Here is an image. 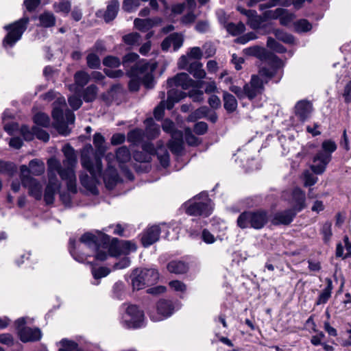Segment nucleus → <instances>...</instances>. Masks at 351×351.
<instances>
[{
  "label": "nucleus",
  "mask_w": 351,
  "mask_h": 351,
  "mask_svg": "<svg viewBox=\"0 0 351 351\" xmlns=\"http://www.w3.org/2000/svg\"><path fill=\"white\" fill-rule=\"evenodd\" d=\"M65 158L63 160L62 167L60 162L55 158H51L47 160V171H57L62 180L66 182L69 191L77 193L76 176L75 169L77 165V156L74 149L67 145L63 149Z\"/></svg>",
  "instance_id": "1"
},
{
  "label": "nucleus",
  "mask_w": 351,
  "mask_h": 351,
  "mask_svg": "<svg viewBox=\"0 0 351 351\" xmlns=\"http://www.w3.org/2000/svg\"><path fill=\"white\" fill-rule=\"evenodd\" d=\"M53 105L51 115L54 121L53 127L60 134L67 136L71 132L68 124L74 123L75 114L71 110L67 108L65 99L63 97H58Z\"/></svg>",
  "instance_id": "2"
},
{
  "label": "nucleus",
  "mask_w": 351,
  "mask_h": 351,
  "mask_svg": "<svg viewBox=\"0 0 351 351\" xmlns=\"http://www.w3.org/2000/svg\"><path fill=\"white\" fill-rule=\"evenodd\" d=\"M337 149V145L332 140L324 141L322 143V149L319 151L313 159L311 169L315 174H322L326 170L328 164L332 159V153Z\"/></svg>",
  "instance_id": "3"
},
{
  "label": "nucleus",
  "mask_w": 351,
  "mask_h": 351,
  "mask_svg": "<svg viewBox=\"0 0 351 351\" xmlns=\"http://www.w3.org/2000/svg\"><path fill=\"white\" fill-rule=\"evenodd\" d=\"M268 221L267 213L263 210L244 211L237 218V226L242 228H252L256 230L263 228Z\"/></svg>",
  "instance_id": "4"
},
{
  "label": "nucleus",
  "mask_w": 351,
  "mask_h": 351,
  "mask_svg": "<svg viewBox=\"0 0 351 351\" xmlns=\"http://www.w3.org/2000/svg\"><path fill=\"white\" fill-rule=\"evenodd\" d=\"M130 278L134 290H141L156 284L159 279V273L156 269H134Z\"/></svg>",
  "instance_id": "5"
},
{
  "label": "nucleus",
  "mask_w": 351,
  "mask_h": 351,
  "mask_svg": "<svg viewBox=\"0 0 351 351\" xmlns=\"http://www.w3.org/2000/svg\"><path fill=\"white\" fill-rule=\"evenodd\" d=\"M156 68V65L155 64H150L147 61H142L138 64H135L130 70H128L127 75H142L141 83L143 84L146 88L151 89L154 86L153 72L155 71Z\"/></svg>",
  "instance_id": "6"
},
{
  "label": "nucleus",
  "mask_w": 351,
  "mask_h": 351,
  "mask_svg": "<svg viewBox=\"0 0 351 351\" xmlns=\"http://www.w3.org/2000/svg\"><path fill=\"white\" fill-rule=\"evenodd\" d=\"M195 202L186 208V213L193 216H208L211 213V200L206 192H202L194 197Z\"/></svg>",
  "instance_id": "7"
},
{
  "label": "nucleus",
  "mask_w": 351,
  "mask_h": 351,
  "mask_svg": "<svg viewBox=\"0 0 351 351\" xmlns=\"http://www.w3.org/2000/svg\"><path fill=\"white\" fill-rule=\"evenodd\" d=\"M267 83L268 80H263L259 75H252L250 82L244 85L245 98L252 101L261 95L265 91V84Z\"/></svg>",
  "instance_id": "8"
},
{
  "label": "nucleus",
  "mask_w": 351,
  "mask_h": 351,
  "mask_svg": "<svg viewBox=\"0 0 351 351\" xmlns=\"http://www.w3.org/2000/svg\"><path fill=\"white\" fill-rule=\"evenodd\" d=\"M4 28L8 31V34L3 40L4 47H12L22 35V19L13 24L5 25Z\"/></svg>",
  "instance_id": "9"
},
{
  "label": "nucleus",
  "mask_w": 351,
  "mask_h": 351,
  "mask_svg": "<svg viewBox=\"0 0 351 351\" xmlns=\"http://www.w3.org/2000/svg\"><path fill=\"white\" fill-rule=\"evenodd\" d=\"M142 149L143 152L149 153L151 157L156 154L162 167L166 168L169 166V154L165 147H160L156 149L152 143L146 142L142 145Z\"/></svg>",
  "instance_id": "10"
},
{
  "label": "nucleus",
  "mask_w": 351,
  "mask_h": 351,
  "mask_svg": "<svg viewBox=\"0 0 351 351\" xmlns=\"http://www.w3.org/2000/svg\"><path fill=\"white\" fill-rule=\"evenodd\" d=\"M197 84L186 73H178L173 77L169 78L167 80V86L169 87L180 86L183 90H187L190 87H199Z\"/></svg>",
  "instance_id": "11"
},
{
  "label": "nucleus",
  "mask_w": 351,
  "mask_h": 351,
  "mask_svg": "<svg viewBox=\"0 0 351 351\" xmlns=\"http://www.w3.org/2000/svg\"><path fill=\"white\" fill-rule=\"evenodd\" d=\"M126 315L130 317L125 320L129 327L136 328L142 326L144 314L136 305L129 306L126 309Z\"/></svg>",
  "instance_id": "12"
},
{
  "label": "nucleus",
  "mask_w": 351,
  "mask_h": 351,
  "mask_svg": "<svg viewBox=\"0 0 351 351\" xmlns=\"http://www.w3.org/2000/svg\"><path fill=\"white\" fill-rule=\"evenodd\" d=\"M160 228L157 225L147 228L142 234L141 243L145 247H149L159 240Z\"/></svg>",
  "instance_id": "13"
},
{
  "label": "nucleus",
  "mask_w": 351,
  "mask_h": 351,
  "mask_svg": "<svg viewBox=\"0 0 351 351\" xmlns=\"http://www.w3.org/2000/svg\"><path fill=\"white\" fill-rule=\"evenodd\" d=\"M296 215L295 211L291 208L278 212L271 219V223L274 226L289 225L293 221Z\"/></svg>",
  "instance_id": "14"
},
{
  "label": "nucleus",
  "mask_w": 351,
  "mask_h": 351,
  "mask_svg": "<svg viewBox=\"0 0 351 351\" xmlns=\"http://www.w3.org/2000/svg\"><path fill=\"white\" fill-rule=\"evenodd\" d=\"M23 187L28 188L29 194L39 200L43 196V186L36 179L29 178L23 175Z\"/></svg>",
  "instance_id": "15"
},
{
  "label": "nucleus",
  "mask_w": 351,
  "mask_h": 351,
  "mask_svg": "<svg viewBox=\"0 0 351 351\" xmlns=\"http://www.w3.org/2000/svg\"><path fill=\"white\" fill-rule=\"evenodd\" d=\"M293 207L296 213L302 211L306 207V195L304 191L298 187L295 188L291 194Z\"/></svg>",
  "instance_id": "16"
},
{
  "label": "nucleus",
  "mask_w": 351,
  "mask_h": 351,
  "mask_svg": "<svg viewBox=\"0 0 351 351\" xmlns=\"http://www.w3.org/2000/svg\"><path fill=\"white\" fill-rule=\"evenodd\" d=\"M162 22L160 17L156 16L147 19H135L134 21V27L141 32H147L153 27L159 25Z\"/></svg>",
  "instance_id": "17"
},
{
  "label": "nucleus",
  "mask_w": 351,
  "mask_h": 351,
  "mask_svg": "<svg viewBox=\"0 0 351 351\" xmlns=\"http://www.w3.org/2000/svg\"><path fill=\"white\" fill-rule=\"evenodd\" d=\"M313 110L312 104L308 100H300L297 102L295 106V115L302 121L307 119Z\"/></svg>",
  "instance_id": "18"
},
{
  "label": "nucleus",
  "mask_w": 351,
  "mask_h": 351,
  "mask_svg": "<svg viewBox=\"0 0 351 351\" xmlns=\"http://www.w3.org/2000/svg\"><path fill=\"white\" fill-rule=\"evenodd\" d=\"M93 151V148L91 145L85 146L81 154V164L84 169L88 171L93 178H97L95 167L90 157V154L92 153Z\"/></svg>",
  "instance_id": "19"
},
{
  "label": "nucleus",
  "mask_w": 351,
  "mask_h": 351,
  "mask_svg": "<svg viewBox=\"0 0 351 351\" xmlns=\"http://www.w3.org/2000/svg\"><path fill=\"white\" fill-rule=\"evenodd\" d=\"M264 21L263 17L258 16L257 12L254 11L253 14L248 16L246 23L252 29H261L265 31V33L268 34L270 32L271 25L263 24Z\"/></svg>",
  "instance_id": "20"
},
{
  "label": "nucleus",
  "mask_w": 351,
  "mask_h": 351,
  "mask_svg": "<svg viewBox=\"0 0 351 351\" xmlns=\"http://www.w3.org/2000/svg\"><path fill=\"white\" fill-rule=\"evenodd\" d=\"M26 322L23 317V343L39 341L42 337V332L40 328L25 326Z\"/></svg>",
  "instance_id": "21"
},
{
  "label": "nucleus",
  "mask_w": 351,
  "mask_h": 351,
  "mask_svg": "<svg viewBox=\"0 0 351 351\" xmlns=\"http://www.w3.org/2000/svg\"><path fill=\"white\" fill-rule=\"evenodd\" d=\"M186 97V93L176 88H171L167 92V99L166 108L168 110H171L175 103L180 101L182 99Z\"/></svg>",
  "instance_id": "22"
},
{
  "label": "nucleus",
  "mask_w": 351,
  "mask_h": 351,
  "mask_svg": "<svg viewBox=\"0 0 351 351\" xmlns=\"http://www.w3.org/2000/svg\"><path fill=\"white\" fill-rule=\"evenodd\" d=\"M11 117L12 113L8 110H5L2 117L4 130L10 135H14L18 133L21 134L22 130L19 129L18 123L13 121L6 122L7 119Z\"/></svg>",
  "instance_id": "23"
},
{
  "label": "nucleus",
  "mask_w": 351,
  "mask_h": 351,
  "mask_svg": "<svg viewBox=\"0 0 351 351\" xmlns=\"http://www.w3.org/2000/svg\"><path fill=\"white\" fill-rule=\"evenodd\" d=\"M189 269L188 263L182 261L173 260L167 265L168 271L175 274H186Z\"/></svg>",
  "instance_id": "24"
},
{
  "label": "nucleus",
  "mask_w": 351,
  "mask_h": 351,
  "mask_svg": "<svg viewBox=\"0 0 351 351\" xmlns=\"http://www.w3.org/2000/svg\"><path fill=\"white\" fill-rule=\"evenodd\" d=\"M119 10V2L118 0H111L106 8V10L104 14V19L106 23H108L112 21L118 14Z\"/></svg>",
  "instance_id": "25"
},
{
  "label": "nucleus",
  "mask_w": 351,
  "mask_h": 351,
  "mask_svg": "<svg viewBox=\"0 0 351 351\" xmlns=\"http://www.w3.org/2000/svg\"><path fill=\"white\" fill-rule=\"evenodd\" d=\"M223 107L228 113L234 112L238 106V102L235 97L224 90L223 91Z\"/></svg>",
  "instance_id": "26"
},
{
  "label": "nucleus",
  "mask_w": 351,
  "mask_h": 351,
  "mask_svg": "<svg viewBox=\"0 0 351 351\" xmlns=\"http://www.w3.org/2000/svg\"><path fill=\"white\" fill-rule=\"evenodd\" d=\"M174 308L172 302L167 300H160L157 303V311L164 318L171 316Z\"/></svg>",
  "instance_id": "27"
},
{
  "label": "nucleus",
  "mask_w": 351,
  "mask_h": 351,
  "mask_svg": "<svg viewBox=\"0 0 351 351\" xmlns=\"http://www.w3.org/2000/svg\"><path fill=\"white\" fill-rule=\"evenodd\" d=\"M101 243L102 247L104 250H108L109 254L111 256H118L121 254H123L121 247L119 245L112 244L109 245L110 243V237L106 234L102 235L101 237Z\"/></svg>",
  "instance_id": "28"
},
{
  "label": "nucleus",
  "mask_w": 351,
  "mask_h": 351,
  "mask_svg": "<svg viewBox=\"0 0 351 351\" xmlns=\"http://www.w3.org/2000/svg\"><path fill=\"white\" fill-rule=\"evenodd\" d=\"M261 60L266 62L271 68L275 69H278L282 66V60L274 53L267 49Z\"/></svg>",
  "instance_id": "29"
},
{
  "label": "nucleus",
  "mask_w": 351,
  "mask_h": 351,
  "mask_svg": "<svg viewBox=\"0 0 351 351\" xmlns=\"http://www.w3.org/2000/svg\"><path fill=\"white\" fill-rule=\"evenodd\" d=\"M74 82L76 85L75 91L78 92V88H84L90 81V75L84 71H78L74 74Z\"/></svg>",
  "instance_id": "30"
},
{
  "label": "nucleus",
  "mask_w": 351,
  "mask_h": 351,
  "mask_svg": "<svg viewBox=\"0 0 351 351\" xmlns=\"http://www.w3.org/2000/svg\"><path fill=\"white\" fill-rule=\"evenodd\" d=\"M80 243H84L88 248L98 250V244L100 243L98 237L90 232L84 233L80 237Z\"/></svg>",
  "instance_id": "31"
},
{
  "label": "nucleus",
  "mask_w": 351,
  "mask_h": 351,
  "mask_svg": "<svg viewBox=\"0 0 351 351\" xmlns=\"http://www.w3.org/2000/svg\"><path fill=\"white\" fill-rule=\"evenodd\" d=\"M45 167L43 162L37 159L32 160L29 166L23 165V173L28 171L35 176H39L44 172Z\"/></svg>",
  "instance_id": "32"
},
{
  "label": "nucleus",
  "mask_w": 351,
  "mask_h": 351,
  "mask_svg": "<svg viewBox=\"0 0 351 351\" xmlns=\"http://www.w3.org/2000/svg\"><path fill=\"white\" fill-rule=\"evenodd\" d=\"M326 282L327 285L319 295L317 300L315 303L316 305H320L326 303L329 298L331 297V293L333 289L332 282L331 279L328 278L326 279Z\"/></svg>",
  "instance_id": "33"
},
{
  "label": "nucleus",
  "mask_w": 351,
  "mask_h": 351,
  "mask_svg": "<svg viewBox=\"0 0 351 351\" xmlns=\"http://www.w3.org/2000/svg\"><path fill=\"white\" fill-rule=\"evenodd\" d=\"M99 88L95 84H90L82 90L81 96L86 103L93 102L97 97Z\"/></svg>",
  "instance_id": "34"
},
{
  "label": "nucleus",
  "mask_w": 351,
  "mask_h": 351,
  "mask_svg": "<svg viewBox=\"0 0 351 351\" xmlns=\"http://www.w3.org/2000/svg\"><path fill=\"white\" fill-rule=\"evenodd\" d=\"M81 249L80 244L76 245L75 239H70L69 240V252L73 258L78 262L83 263L87 258V255L84 253H80L78 251Z\"/></svg>",
  "instance_id": "35"
},
{
  "label": "nucleus",
  "mask_w": 351,
  "mask_h": 351,
  "mask_svg": "<svg viewBox=\"0 0 351 351\" xmlns=\"http://www.w3.org/2000/svg\"><path fill=\"white\" fill-rule=\"evenodd\" d=\"M145 123L146 125V135L148 138H155L160 133V127L155 123L152 118L146 119Z\"/></svg>",
  "instance_id": "36"
},
{
  "label": "nucleus",
  "mask_w": 351,
  "mask_h": 351,
  "mask_svg": "<svg viewBox=\"0 0 351 351\" xmlns=\"http://www.w3.org/2000/svg\"><path fill=\"white\" fill-rule=\"evenodd\" d=\"M201 62L195 61L189 64L187 71L196 79H203L206 76V72L203 69Z\"/></svg>",
  "instance_id": "37"
},
{
  "label": "nucleus",
  "mask_w": 351,
  "mask_h": 351,
  "mask_svg": "<svg viewBox=\"0 0 351 351\" xmlns=\"http://www.w3.org/2000/svg\"><path fill=\"white\" fill-rule=\"evenodd\" d=\"M210 110L208 107L206 106H201L192 112L187 117V121L190 122H194L197 119L206 118Z\"/></svg>",
  "instance_id": "38"
},
{
  "label": "nucleus",
  "mask_w": 351,
  "mask_h": 351,
  "mask_svg": "<svg viewBox=\"0 0 351 351\" xmlns=\"http://www.w3.org/2000/svg\"><path fill=\"white\" fill-rule=\"evenodd\" d=\"M39 21L43 27H51L56 25V17L53 13L45 12L39 16Z\"/></svg>",
  "instance_id": "39"
},
{
  "label": "nucleus",
  "mask_w": 351,
  "mask_h": 351,
  "mask_svg": "<svg viewBox=\"0 0 351 351\" xmlns=\"http://www.w3.org/2000/svg\"><path fill=\"white\" fill-rule=\"evenodd\" d=\"M273 34L275 37L280 41L286 44L293 45L295 43V37L282 29H274Z\"/></svg>",
  "instance_id": "40"
},
{
  "label": "nucleus",
  "mask_w": 351,
  "mask_h": 351,
  "mask_svg": "<svg viewBox=\"0 0 351 351\" xmlns=\"http://www.w3.org/2000/svg\"><path fill=\"white\" fill-rule=\"evenodd\" d=\"M145 137V132L143 130L136 128L128 133V141L133 144H138L142 142Z\"/></svg>",
  "instance_id": "41"
},
{
  "label": "nucleus",
  "mask_w": 351,
  "mask_h": 351,
  "mask_svg": "<svg viewBox=\"0 0 351 351\" xmlns=\"http://www.w3.org/2000/svg\"><path fill=\"white\" fill-rule=\"evenodd\" d=\"M294 29L297 33H305L312 29V24L306 19H299L293 23Z\"/></svg>",
  "instance_id": "42"
},
{
  "label": "nucleus",
  "mask_w": 351,
  "mask_h": 351,
  "mask_svg": "<svg viewBox=\"0 0 351 351\" xmlns=\"http://www.w3.org/2000/svg\"><path fill=\"white\" fill-rule=\"evenodd\" d=\"M138 58V55L136 53H129L123 56L121 64L126 71L130 70L135 64L139 63V62H136Z\"/></svg>",
  "instance_id": "43"
},
{
  "label": "nucleus",
  "mask_w": 351,
  "mask_h": 351,
  "mask_svg": "<svg viewBox=\"0 0 351 351\" xmlns=\"http://www.w3.org/2000/svg\"><path fill=\"white\" fill-rule=\"evenodd\" d=\"M169 147L170 150L176 154H180L184 149V141L182 134H180L179 138H174L170 143Z\"/></svg>",
  "instance_id": "44"
},
{
  "label": "nucleus",
  "mask_w": 351,
  "mask_h": 351,
  "mask_svg": "<svg viewBox=\"0 0 351 351\" xmlns=\"http://www.w3.org/2000/svg\"><path fill=\"white\" fill-rule=\"evenodd\" d=\"M60 187V186H51V184L47 185L44 193V200L46 204H51L53 203L55 195Z\"/></svg>",
  "instance_id": "45"
},
{
  "label": "nucleus",
  "mask_w": 351,
  "mask_h": 351,
  "mask_svg": "<svg viewBox=\"0 0 351 351\" xmlns=\"http://www.w3.org/2000/svg\"><path fill=\"white\" fill-rule=\"evenodd\" d=\"M227 32L232 36H237L243 33L245 30V25L242 22L237 24L234 23H228L226 26Z\"/></svg>",
  "instance_id": "46"
},
{
  "label": "nucleus",
  "mask_w": 351,
  "mask_h": 351,
  "mask_svg": "<svg viewBox=\"0 0 351 351\" xmlns=\"http://www.w3.org/2000/svg\"><path fill=\"white\" fill-rule=\"evenodd\" d=\"M104 143V137L100 133H95L93 136V143L96 148V152L100 155H104L106 152Z\"/></svg>",
  "instance_id": "47"
},
{
  "label": "nucleus",
  "mask_w": 351,
  "mask_h": 351,
  "mask_svg": "<svg viewBox=\"0 0 351 351\" xmlns=\"http://www.w3.org/2000/svg\"><path fill=\"white\" fill-rule=\"evenodd\" d=\"M16 172V167L13 162L0 160V173L12 176Z\"/></svg>",
  "instance_id": "48"
},
{
  "label": "nucleus",
  "mask_w": 351,
  "mask_h": 351,
  "mask_svg": "<svg viewBox=\"0 0 351 351\" xmlns=\"http://www.w3.org/2000/svg\"><path fill=\"white\" fill-rule=\"evenodd\" d=\"M116 157L120 163L124 164L130 160L131 154L127 147L122 146L117 150Z\"/></svg>",
  "instance_id": "49"
},
{
  "label": "nucleus",
  "mask_w": 351,
  "mask_h": 351,
  "mask_svg": "<svg viewBox=\"0 0 351 351\" xmlns=\"http://www.w3.org/2000/svg\"><path fill=\"white\" fill-rule=\"evenodd\" d=\"M36 124L44 128H48L50 125V119L47 114L43 112H38L34 117Z\"/></svg>",
  "instance_id": "50"
},
{
  "label": "nucleus",
  "mask_w": 351,
  "mask_h": 351,
  "mask_svg": "<svg viewBox=\"0 0 351 351\" xmlns=\"http://www.w3.org/2000/svg\"><path fill=\"white\" fill-rule=\"evenodd\" d=\"M267 46L270 49L279 53H283L287 51V49L282 45L278 43L274 38L271 37L267 38Z\"/></svg>",
  "instance_id": "51"
},
{
  "label": "nucleus",
  "mask_w": 351,
  "mask_h": 351,
  "mask_svg": "<svg viewBox=\"0 0 351 351\" xmlns=\"http://www.w3.org/2000/svg\"><path fill=\"white\" fill-rule=\"evenodd\" d=\"M87 66L92 69H97L101 66V61L99 56L94 53H90L86 56Z\"/></svg>",
  "instance_id": "52"
},
{
  "label": "nucleus",
  "mask_w": 351,
  "mask_h": 351,
  "mask_svg": "<svg viewBox=\"0 0 351 351\" xmlns=\"http://www.w3.org/2000/svg\"><path fill=\"white\" fill-rule=\"evenodd\" d=\"M278 69L271 68L269 69L265 66H263L259 69L258 73L256 75H259L263 80H269L273 78L276 74Z\"/></svg>",
  "instance_id": "53"
},
{
  "label": "nucleus",
  "mask_w": 351,
  "mask_h": 351,
  "mask_svg": "<svg viewBox=\"0 0 351 351\" xmlns=\"http://www.w3.org/2000/svg\"><path fill=\"white\" fill-rule=\"evenodd\" d=\"M60 343L62 348H60L58 351H82L78 348V345L75 341L63 339Z\"/></svg>",
  "instance_id": "54"
},
{
  "label": "nucleus",
  "mask_w": 351,
  "mask_h": 351,
  "mask_svg": "<svg viewBox=\"0 0 351 351\" xmlns=\"http://www.w3.org/2000/svg\"><path fill=\"white\" fill-rule=\"evenodd\" d=\"M130 80L128 83V88L130 92H137L139 90L141 84V75L128 76Z\"/></svg>",
  "instance_id": "55"
},
{
  "label": "nucleus",
  "mask_w": 351,
  "mask_h": 351,
  "mask_svg": "<svg viewBox=\"0 0 351 351\" xmlns=\"http://www.w3.org/2000/svg\"><path fill=\"white\" fill-rule=\"evenodd\" d=\"M321 234L323 235L324 243H328L332 236V223L330 221L325 222L321 229Z\"/></svg>",
  "instance_id": "56"
},
{
  "label": "nucleus",
  "mask_w": 351,
  "mask_h": 351,
  "mask_svg": "<svg viewBox=\"0 0 351 351\" xmlns=\"http://www.w3.org/2000/svg\"><path fill=\"white\" fill-rule=\"evenodd\" d=\"M121 64V62L119 58L113 56H108L103 60V64L108 67L117 68L119 67Z\"/></svg>",
  "instance_id": "57"
},
{
  "label": "nucleus",
  "mask_w": 351,
  "mask_h": 351,
  "mask_svg": "<svg viewBox=\"0 0 351 351\" xmlns=\"http://www.w3.org/2000/svg\"><path fill=\"white\" fill-rule=\"evenodd\" d=\"M139 6V0H123L122 8L127 12H132Z\"/></svg>",
  "instance_id": "58"
},
{
  "label": "nucleus",
  "mask_w": 351,
  "mask_h": 351,
  "mask_svg": "<svg viewBox=\"0 0 351 351\" xmlns=\"http://www.w3.org/2000/svg\"><path fill=\"white\" fill-rule=\"evenodd\" d=\"M133 158L136 161L139 162H149L152 158L149 153L143 152V150L134 152Z\"/></svg>",
  "instance_id": "59"
},
{
  "label": "nucleus",
  "mask_w": 351,
  "mask_h": 351,
  "mask_svg": "<svg viewBox=\"0 0 351 351\" xmlns=\"http://www.w3.org/2000/svg\"><path fill=\"white\" fill-rule=\"evenodd\" d=\"M110 272V269L106 267H100L99 268H92V274L95 279H99L108 276Z\"/></svg>",
  "instance_id": "60"
},
{
  "label": "nucleus",
  "mask_w": 351,
  "mask_h": 351,
  "mask_svg": "<svg viewBox=\"0 0 351 351\" xmlns=\"http://www.w3.org/2000/svg\"><path fill=\"white\" fill-rule=\"evenodd\" d=\"M123 254L127 255L130 252H134L136 250V245L134 243L130 241H125L119 244Z\"/></svg>",
  "instance_id": "61"
},
{
  "label": "nucleus",
  "mask_w": 351,
  "mask_h": 351,
  "mask_svg": "<svg viewBox=\"0 0 351 351\" xmlns=\"http://www.w3.org/2000/svg\"><path fill=\"white\" fill-rule=\"evenodd\" d=\"M171 45L175 51L178 50L183 44L184 39L178 33H173L169 35Z\"/></svg>",
  "instance_id": "62"
},
{
  "label": "nucleus",
  "mask_w": 351,
  "mask_h": 351,
  "mask_svg": "<svg viewBox=\"0 0 351 351\" xmlns=\"http://www.w3.org/2000/svg\"><path fill=\"white\" fill-rule=\"evenodd\" d=\"M140 34L137 32H132L123 36V40L125 43L130 45H134L138 43Z\"/></svg>",
  "instance_id": "63"
},
{
  "label": "nucleus",
  "mask_w": 351,
  "mask_h": 351,
  "mask_svg": "<svg viewBox=\"0 0 351 351\" xmlns=\"http://www.w3.org/2000/svg\"><path fill=\"white\" fill-rule=\"evenodd\" d=\"M204 93L202 90L192 89L186 93V96H189L192 99L193 101L197 103H201L204 100L203 97Z\"/></svg>",
  "instance_id": "64"
}]
</instances>
